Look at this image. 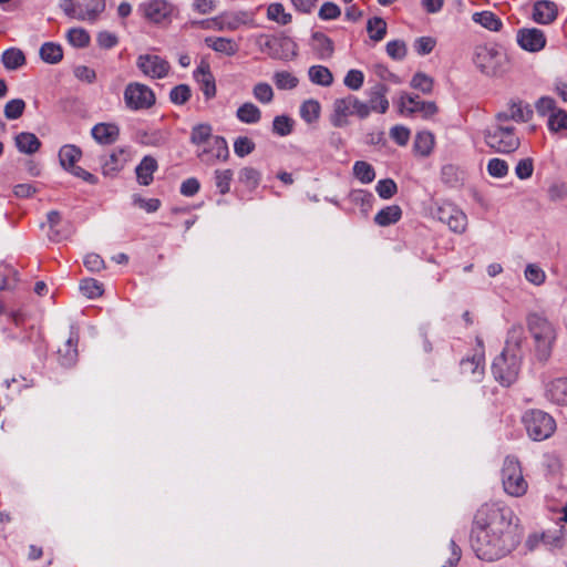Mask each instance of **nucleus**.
Wrapping results in <instances>:
<instances>
[{
  "label": "nucleus",
  "mask_w": 567,
  "mask_h": 567,
  "mask_svg": "<svg viewBox=\"0 0 567 567\" xmlns=\"http://www.w3.org/2000/svg\"><path fill=\"white\" fill-rule=\"evenodd\" d=\"M254 97L262 104H268L274 100V90L270 84L260 82L252 89Z\"/></svg>",
  "instance_id": "603ef678"
},
{
  "label": "nucleus",
  "mask_w": 567,
  "mask_h": 567,
  "mask_svg": "<svg viewBox=\"0 0 567 567\" xmlns=\"http://www.w3.org/2000/svg\"><path fill=\"white\" fill-rule=\"evenodd\" d=\"M486 144L498 153H512L520 144L513 126L497 122L485 133Z\"/></svg>",
  "instance_id": "423d86ee"
},
{
  "label": "nucleus",
  "mask_w": 567,
  "mask_h": 567,
  "mask_svg": "<svg viewBox=\"0 0 567 567\" xmlns=\"http://www.w3.org/2000/svg\"><path fill=\"white\" fill-rule=\"evenodd\" d=\"M460 371L472 381H480L484 374V358L481 353L464 358L460 362Z\"/></svg>",
  "instance_id": "4be33fe9"
},
{
  "label": "nucleus",
  "mask_w": 567,
  "mask_h": 567,
  "mask_svg": "<svg viewBox=\"0 0 567 567\" xmlns=\"http://www.w3.org/2000/svg\"><path fill=\"white\" fill-rule=\"evenodd\" d=\"M388 93L389 87L382 82H377L368 90V101L365 102L368 116L372 112L384 114L389 110Z\"/></svg>",
  "instance_id": "dca6fc26"
},
{
  "label": "nucleus",
  "mask_w": 567,
  "mask_h": 567,
  "mask_svg": "<svg viewBox=\"0 0 567 567\" xmlns=\"http://www.w3.org/2000/svg\"><path fill=\"white\" fill-rule=\"evenodd\" d=\"M525 278L529 282L539 286L545 281L546 275L544 270L540 269L538 266L529 264L525 269Z\"/></svg>",
  "instance_id": "0e129e2a"
},
{
  "label": "nucleus",
  "mask_w": 567,
  "mask_h": 567,
  "mask_svg": "<svg viewBox=\"0 0 567 567\" xmlns=\"http://www.w3.org/2000/svg\"><path fill=\"white\" fill-rule=\"evenodd\" d=\"M320 104L316 100H308L300 107V115L307 123L316 122L320 116Z\"/></svg>",
  "instance_id": "37998d69"
},
{
  "label": "nucleus",
  "mask_w": 567,
  "mask_h": 567,
  "mask_svg": "<svg viewBox=\"0 0 567 567\" xmlns=\"http://www.w3.org/2000/svg\"><path fill=\"white\" fill-rule=\"evenodd\" d=\"M267 18L281 25H286L291 22V14L285 11L281 3L275 2L268 6Z\"/></svg>",
  "instance_id": "79ce46f5"
},
{
  "label": "nucleus",
  "mask_w": 567,
  "mask_h": 567,
  "mask_svg": "<svg viewBox=\"0 0 567 567\" xmlns=\"http://www.w3.org/2000/svg\"><path fill=\"white\" fill-rule=\"evenodd\" d=\"M474 63L487 76H501L507 71V55L493 47H477Z\"/></svg>",
  "instance_id": "39448f33"
},
{
  "label": "nucleus",
  "mask_w": 567,
  "mask_h": 567,
  "mask_svg": "<svg viewBox=\"0 0 567 567\" xmlns=\"http://www.w3.org/2000/svg\"><path fill=\"white\" fill-rule=\"evenodd\" d=\"M519 45L529 52L540 51L546 44V38L543 31L533 29H523L517 34Z\"/></svg>",
  "instance_id": "aec40b11"
},
{
  "label": "nucleus",
  "mask_w": 567,
  "mask_h": 567,
  "mask_svg": "<svg viewBox=\"0 0 567 567\" xmlns=\"http://www.w3.org/2000/svg\"><path fill=\"white\" fill-rule=\"evenodd\" d=\"M434 146V136L430 132H420L414 140V150L422 156H427Z\"/></svg>",
  "instance_id": "ea45409f"
},
{
  "label": "nucleus",
  "mask_w": 567,
  "mask_h": 567,
  "mask_svg": "<svg viewBox=\"0 0 567 567\" xmlns=\"http://www.w3.org/2000/svg\"><path fill=\"white\" fill-rule=\"evenodd\" d=\"M386 22L380 17L371 18L367 23V31L369 37L374 42H379L384 39L386 34Z\"/></svg>",
  "instance_id": "58836bf2"
},
{
  "label": "nucleus",
  "mask_w": 567,
  "mask_h": 567,
  "mask_svg": "<svg viewBox=\"0 0 567 567\" xmlns=\"http://www.w3.org/2000/svg\"><path fill=\"white\" fill-rule=\"evenodd\" d=\"M256 44L271 59L289 61L297 56L298 45L289 37L261 34L257 38Z\"/></svg>",
  "instance_id": "0eeeda50"
},
{
  "label": "nucleus",
  "mask_w": 567,
  "mask_h": 567,
  "mask_svg": "<svg viewBox=\"0 0 567 567\" xmlns=\"http://www.w3.org/2000/svg\"><path fill=\"white\" fill-rule=\"evenodd\" d=\"M473 21L489 31H499L503 27L501 19L491 11L475 12L473 14Z\"/></svg>",
  "instance_id": "c9c22d12"
},
{
  "label": "nucleus",
  "mask_w": 567,
  "mask_h": 567,
  "mask_svg": "<svg viewBox=\"0 0 567 567\" xmlns=\"http://www.w3.org/2000/svg\"><path fill=\"white\" fill-rule=\"evenodd\" d=\"M546 398L558 405H567V378L549 381L545 388Z\"/></svg>",
  "instance_id": "393cba45"
},
{
  "label": "nucleus",
  "mask_w": 567,
  "mask_h": 567,
  "mask_svg": "<svg viewBox=\"0 0 567 567\" xmlns=\"http://www.w3.org/2000/svg\"><path fill=\"white\" fill-rule=\"evenodd\" d=\"M375 190L381 198L389 199L396 194L398 186L393 179L386 178L378 182Z\"/></svg>",
  "instance_id": "4d7b16f0"
},
{
  "label": "nucleus",
  "mask_w": 567,
  "mask_h": 567,
  "mask_svg": "<svg viewBox=\"0 0 567 567\" xmlns=\"http://www.w3.org/2000/svg\"><path fill=\"white\" fill-rule=\"evenodd\" d=\"M195 79L200 83V89L207 100L213 99L216 95L215 78L210 72V66L207 62L202 61L197 66Z\"/></svg>",
  "instance_id": "5701e85b"
},
{
  "label": "nucleus",
  "mask_w": 567,
  "mask_h": 567,
  "mask_svg": "<svg viewBox=\"0 0 567 567\" xmlns=\"http://www.w3.org/2000/svg\"><path fill=\"white\" fill-rule=\"evenodd\" d=\"M437 219L454 233H463L467 225L466 215L456 206L445 203L437 209Z\"/></svg>",
  "instance_id": "2eb2a0df"
},
{
  "label": "nucleus",
  "mask_w": 567,
  "mask_h": 567,
  "mask_svg": "<svg viewBox=\"0 0 567 567\" xmlns=\"http://www.w3.org/2000/svg\"><path fill=\"white\" fill-rule=\"evenodd\" d=\"M16 146L21 153L33 154L39 151L41 142L33 133L23 132L16 136Z\"/></svg>",
  "instance_id": "473e14b6"
},
{
  "label": "nucleus",
  "mask_w": 567,
  "mask_h": 567,
  "mask_svg": "<svg viewBox=\"0 0 567 567\" xmlns=\"http://www.w3.org/2000/svg\"><path fill=\"white\" fill-rule=\"evenodd\" d=\"M81 155V150L75 145H64L59 152V159L64 169L71 172L74 176L82 178L90 184H95L97 178L93 174L75 165Z\"/></svg>",
  "instance_id": "f8f14e48"
},
{
  "label": "nucleus",
  "mask_w": 567,
  "mask_h": 567,
  "mask_svg": "<svg viewBox=\"0 0 567 567\" xmlns=\"http://www.w3.org/2000/svg\"><path fill=\"white\" fill-rule=\"evenodd\" d=\"M25 109V102L22 99H13L4 105V116L8 120L19 118Z\"/></svg>",
  "instance_id": "864d4df0"
},
{
  "label": "nucleus",
  "mask_w": 567,
  "mask_h": 567,
  "mask_svg": "<svg viewBox=\"0 0 567 567\" xmlns=\"http://www.w3.org/2000/svg\"><path fill=\"white\" fill-rule=\"evenodd\" d=\"M433 85V79L423 72H416L411 80V86L413 89L420 90L425 94L432 92Z\"/></svg>",
  "instance_id": "8fccbe9b"
},
{
  "label": "nucleus",
  "mask_w": 567,
  "mask_h": 567,
  "mask_svg": "<svg viewBox=\"0 0 567 567\" xmlns=\"http://www.w3.org/2000/svg\"><path fill=\"white\" fill-rule=\"evenodd\" d=\"M523 423L528 436L534 441H544L550 437L556 430L554 417L542 410L527 411L523 415Z\"/></svg>",
  "instance_id": "6e6552de"
},
{
  "label": "nucleus",
  "mask_w": 567,
  "mask_h": 567,
  "mask_svg": "<svg viewBox=\"0 0 567 567\" xmlns=\"http://www.w3.org/2000/svg\"><path fill=\"white\" fill-rule=\"evenodd\" d=\"M557 17V6L548 0H540L534 4L533 18L537 23L547 24Z\"/></svg>",
  "instance_id": "bb28decb"
},
{
  "label": "nucleus",
  "mask_w": 567,
  "mask_h": 567,
  "mask_svg": "<svg viewBox=\"0 0 567 567\" xmlns=\"http://www.w3.org/2000/svg\"><path fill=\"white\" fill-rule=\"evenodd\" d=\"M118 135L120 128L115 124L99 123L92 128V136L100 144H113L118 138Z\"/></svg>",
  "instance_id": "a878e982"
},
{
  "label": "nucleus",
  "mask_w": 567,
  "mask_h": 567,
  "mask_svg": "<svg viewBox=\"0 0 567 567\" xmlns=\"http://www.w3.org/2000/svg\"><path fill=\"white\" fill-rule=\"evenodd\" d=\"M386 53L393 60H403L406 56V44L402 40H393L386 44Z\"/></svg>",
  "instance_id": "5fc2aeb1"
},
{
  "label": "nucleus",
  "mask_w": 567,
  "mask_h": 567,
  "mask_svg": "<svg viewBox=\"0 0 567 567\" xmlns=\"http://www.w3.org/2000/svg\"><path fill=\"white\" fill-rule=\"evenodd\" d=\"M199 157L203 162L214 164L217 161H227L229 157V148L227 142L221 136H213L204 146Z\"/></svg>",
  "instance_id": "f3484780"
},
{
  "label": "nucleus",
  "mask_w": 567,
  "mask_h": 567,
  "mask_svg": "<svg viewBox=\"0 0 567 567\" xmlns=\"http://www.w3.org/2000/svg\"><path fill=\"white\" fill-rule=\"evenodd\" d=\"M205 44L215 52L225 54L227 56L235 55L239 50L238 43L230 38L208 37L205 39Z\"/></svg>",
  "instance_id": "c85d7f7f"
},
{
  "label": "nucleus",
  "mask_w": 567,
  "mask_h": 567,
  "mask_svg": "<svg viewBox=\"0 0 567 567\" xmlns=\"http://www.w3.org/2000/svg\"><path fill=\"white\" fill-rule=\"evenodd\" d=\"M70 44L76 48H85L90 43V34L82 28H72L66 34Z\"/></svg>",
  "instance_id": "09e8293b"
},
{
  "label": "nucleus",
  "mask_w": 567,
  "mask_h": 567,
  "mask_svg": "<svg viewBox=\"0 0 567 567\" xmlns=\"http://www.w3.org/2000/svg\"><path fill=\"white\" fill-rule=\"evenodd\" d=\"M136 65L144 75L151 79H164L171 70L169 63L155 54H141L136 60Z\"/></svg>",
  "instance_id": "4468645a"
},
{
  "label": "nucleus",
  "mask_w": 567,
  "mask_h": 567,
  "mask_svg": "<svg viewBox=\"0 0 567 567\" xmlns=\"http://www.w3.org/2000/svg\"><path fill=\"white\" fill-rule=\"evenodd\" d=\"M310 47L319 60H328L333 55V41L322 32H313Z\"/></svg>",
  "instance_id": "b1692460"
},
{
  "label": "nucleus",
  "mask_w": 567,
  "mask_h": 567,
  "mask_svg": "<svg viewBox=\"0 0 567 567\" xmlns=\"http://www.w3.org/2000/svg\"><path fill=\"white\" fill-rule=\"evenodd\" d=\"M130 157L131 152L128 148L120 147L114 150L101 161L102 173L105 176L116 174L130 161Z\"/></svg>",
  "instance_id": "6ab92c4d"
},
{
  "label": "nucleus",
  "mask_w": 567,
  "mask_h": 567,
  "mask_svg": "<svg viewBox=\"0 0 567 567\" xmlns=\"http://www.w3.org/2000/svg\"><path fill=\"white\" fill-rule=\"evenodd\" d=\"M237 118L245 124H256L261 118V111L251 102H245L236 112Z\"/></svg>",
  "instance_id": "72a5a7b5"
},
{
  "label": "nucleus",
  "mask_w": 567,
  "mask_h": 567,
  "mask_svg": "<svg viewBox=\"0 0 567 567\" xmlns=\"http://www.w3.org/2000/svg\"><path fill=\"white\" fill-rule=\"evenodd\" d=\"M353 173L354 176L364 184L371 183L375 177L373 167L363 161L355 162Z\"/></svg>",
  "instance_id": "de8ad7c7"
},
{
  "label": "nucleus",
  "mask_w": 567,
  "mask_h": 567,
  "mask_svg": "<svg viewBox=\"0 0 567 567\" xmlns=\"http://www.w3.org/2000/svg\"><path fill=\"white\" fill-rule=\"evenodd\" d=\"M528 331L533 338L536 357L546 361L557 339L555 324L542 313H529L526 319Z\"/></svg>",
  "instance_id": "f03ea898"
},
{
  "label": "nucleus",
  "mask_w": 567,
  "mask_h": 567,
  "mask_svg": "<svg viewBox=\"0 0 567 567\" xmlns=\"http://www.w3.org/2000/svg\"><path fill=\"white\" fill-rule=\"evenodd\" d=\"M504 492L513 497H522L527 493L528 483L524 477L520 462L514 456H506L501 471Z\"/></svg>",
  "instance_id": "20e7f679"
},
{
  "label": "nucleus",
  "mask_w": 567,
  "mask_h": 567,
  "mask_svg": "<svg viewBox=\"0 0 567 567\" xmlns=\"http://www.w3.org/2000/svg\"><path fill=\"white\" fill-rule=\"evenodd\" d=\"M2 63L8 70H17L25 64V55L20 49L11 48L3 52Z\"/></svg>",
  "instance_id": "e433bc0d"
},
{
  "label": "nucleus",
  "mask_w": 567,
  "mask_h": 567,
  "mask_svg": "<svg viewBox=\"0 0 567 567\" xmlns=\"http://www.w3.org/2000/svg\"><path fill=\"white\" fill-rule=\"evenodd\" d=\"M78 341H79L78 333L71 332L69 338L63 343V346L59 347L58 354H59L61 364L71 365L76 361Z\"/></svg>",
  "instance_id": "cd10ccee"
},
{
  "label": "nucleus",
  "mask_w": 567,
  "mask_h": 567,
  "mask_svg": "<svg viewBox=\"0 0 567 567\" xmlns=\"http://www.w3.org/2000/svg\"><path fill=\"white\" fill-rule=\"evenodd\" d=\"M519 368V355H509L508 352H502L493 361L492 373L497 382L504 386H509L517 380Z\"/></svg>",
  "instance_id": "9d476101"
},
{
  "label": "nucleus",
  "mask_w": 567,
  "mask_h": 567,
  "mask_svg": "<svg viewBox=\"0 0 567 567\" xmlns=\"http://www.w3.org/2000/svg\"><path fill=\"white\" fill-rule=\"evenodd\" d=\"M340 14V8L333 2H324L319 10V17L322 20H334L339 18Z\"/></svg>",
  "instance_id": "774afa93"
},
{
  "label": "nucleus",
  "mask_w": 567,
  "mask_h": 567,
  "mask_svg": "<svg viewBox=\"0 0 567 567\" xmlns=\"http://www.w3.org/2000/svg\"><path fill=\"white\" fill-rule=\"evenodd\" d=\"M215 185L221 195L227 194L230 190V183L233 181L234 173L231 169H216L214 173Z\"/></svg>",
  "instance_id": "c03bdc74"
},
{
  "label": "nucleus",
  "mask_w": 567,
  "mask_h": 567,
  "mask_svg": "<svg viewBox=\"0 0 567 567\" xmlns=\"http://www.w3.org/2000/svg\"><path fill=\"white\" fill-rule=\"evenodd\" d=\"M309 79L312 83L321 86H330L333 82L331 71L323 65H312L308 71Z\"/></svg>",
  "instance_id": "f704fd0d"
},
{
  "label": "nucleus",
  "mask_w": 567,
  "mask_h": 567,
  "mask_svg": "<svg viewBox=\"0 0 567 567\" xmlns=\"http://www.w3.org/2000/svg\"><path fill=\"white\" fill-rule=\"evenodd\" d=\"M343 82L348 89H350L352 91H358L363 85L364 75H363L362 71L353 69V70L348 71V73L344 76Z\"/></svg>",
  "instance_id": "e2e57ef3"
},
{
  "label": "nucleus",
  "mask_w": 567,
  "mask_h": 567,
  "mask_svg": "<svg viewBox=\"0 0 567 567\" xmlns=\"http://www.w3.org/2000/svg\"><path fill=\"white\" fill-rule=\"evenodd\" d=\"M174 6L166 0H152L143 4L144 17L153 23H162L171 18Z\"/></svg>",
  "instance_id": "a211bd4d"
},
{
  "label": "nucleus",
  "mask_w": 567,
  "mask_h": 567,
  "mask_svg": "<svg viewBox=\"0 0 567 567\" xmlns=\"http://www.w3.org/2000/svg\"><path fill=\"white\" fill-rule=\"evenodd\" d=\"M272 131L279 136H287L292 131V121L285 115H279L274 118Z\"/></svg>",
  "instance_id": "bf43d9fd"
},
{
  "label": "nucleus",
  "mask_w": 567,
  "mask_h": 567,
  "mask_svg": "<svg viewBox=\"0 0 567 567\" xmlns=\"http://www.w3.org/2000/svg\"><path fill=\"white\" fill-rule=\"evenodd\" d=\"M533 116V111L528 105L522 102H513L506 111L496 115V121L506 124L509 120L515 122H528Z\"/></svg>",
  "instance_id": "412c9836"
},
{
  "label": "nucleus",
  "mask_w": 567,
  "mask_h": 567,
  "mask_svg": "<svg viewBox=\"0 0 567 567\" xmlns=\"http://www.w3.org/2000/svg\"><path fill=\"white\" fill-rule=\"evenodd\" d=\"M255 150V143L247 136H239L234 142V152L239 157H245Z\"/></svg>",
  "instance_id": "680f3d73"
},
{
  "label": "nucleus",
  "mask_w": 567,
  "mask_h": 567,
  "mask_svg": "<svg viewBox=\"0 0 567 567\" xmlns=\"http://www.w3.org/2000/svg\"><path fill=\"white\" fill-rule=\"evenodd\" d=\"M156 169V159L152 156H145L135 169L138 183L148 186L153 182V174Z\"/></svg>",
  "instance_id": "c756f323"
},
{
  "label": "nucleus",
  "mask_w": 567,
  "mask_h": 567,
  "mask_svg": "<svg viewBox=\"0 0 567 567\" xmlns=\"http://www.w3.org/2000/svg\"><path fill=\"white\" fill-rule=\"evenodd\" d=\"M357 116L360 120L368 117L365 102L353 94L336 99L332 104L330 123L334 127H344L349 124V117Z\"/></svg>",
  "instance_id": "7ed1b4c3"
},
{
  "label": "nucleus",
  "mask_w": 567,
  "mask_h": 567,
  "mask_svg": "<svg viewBox=\"0 0 567 567\" xmlns=\"http://www.w3.org/2000/svg\"><path fill=\"white\" fill-rule=\"evenodd\" d=\"M274 82L279 90H292L299 81L292 73L280 71L274 74Z\"/></svg>",
  "instance_id": "49530a36"
},
{
  "label": "nucleus",
  "mask_w": 567,
  "mask_h": 567,
  "mask_svg": "<svg viewBox=\"0 0 567 567\" xmlns=\"http://www.w3.org/2000/svg\"><path fill=\"white\" fill-rule=\"evenodd\" d=\"M402 209L398 205H390L382 208L375 216L374 223L381 227H386L398 223L401 219Z\"/></svg>",
  "instance_id": "2f4dec72"
},
{
  "label": "nucleus",
  "mask_w": 567,
  "mask_h": 567,
  "mask_svg": "<svg viewBox=\"0 0 567 567\" xmlns=\"http://www.w3.org/2000/svg\"><path fill=\"white\" fill-rule=\"evenodd\" d=\"M435 44H436V41L434 38L421 37L414 41L413 47L417 54L425 55L433 51Z\"/></svg>",
  "instance_id": "69168bd1"
},
{
  "label": "nucleus",
  "mask_w": 567,
  "mask_h": 567,
  "mask_svg": "<svg viewBox=\"0 0 567 567\" xmlns=\"http://www.w3.org/2000/svg\"><path fill=\"white\" fill-rule=\"evenodd\" d=\"M124 102L126 107L132 111L148 110L155 104L156 97L147 85L132 82L125 86Z\"/></svg>",
  "instance_id": "9b49d317"
},
{
  "label": "nucleus",
  "mask_w": 567,
  "mask_h": 567,
  "mask_svg": "<svg viewBox=\"0 0 567 567\" xmlns=\"http://www.w3.org/2000/svg\"><path fill=\"white\" fill-rule=\"evenodd\" d=\"M525 341L524 329L522 326H513L507 334L506 346L502 352H508L509 355L520 357L522 344Z\"/></svg>",
  "instance_id": "7c9ffc66"
},
{
  "label": "nucleus",
  "mask_w": 567,
  "mask_h": 567,
  "mask_svg": "<svg viewBox=\"0 0 567 567\" xmlns=\"http://www.w3.org/2000/svg\"><path fill=\"white\" fill-rule=\"evenodd\" d=\"M40 56L44 62L55 64L62 60L63 51L59 44L47 42L40 48Z\"/></svg>",
  "instance_id": "4c0bfd02"
},
{
  "label": "nucleus",
  "mask_w": 567,
  "mask_h": 567,
  "mask_svg": "<svg viewBox=\"0 0 567 567\" xmlns=\"http://www.w3.org/2000/svg\"><path fill=\"white\" fill-rule=\"evenodd\" d=\"M548 127L553 132L567 128V113L558 109L556 112L548 116Z\"/></svg>",
  "instance_id": "6e6d98bb"
},
{
  "label": "nucleus",
  "mask_w": 567,
  "mask_h": 567,
  "mask_svg": "<svg viewBox=\"0 0 567 567\" xmlns=\"http://www.w3.org/2000/svg\"><path fill=\"white\" fill-rule=\"evenodd\" d=\"M399 112L402 115L420 113L423 118H431L439 112L434 102L420 101L419 96L402 94L399 103Z\"/></svg>",
  "instance_id": "ddd939ff"
},
{
  "label": "nucleus",
  "mask_w": 567,
  "mask_h": 567,
  "mask_svg": "<svg viewBox=\"0 0 567 567\" xmlns=\"http://www.w3.org/2000/svg\"><path fill=\"white\" fill-rule=\"evenodd\" d=\"M213 136L212 127L209 125L199 124L192 130L190 142L196 145L205 146Z\"/></svg>",
  "instance_id": "a18cd8bd"
},
{
  "label": "nucleus",
  "mask_w": 567,
  "mask_h": 567,
  "mask_svg": "<svg viewBox=\"0 0 567 567\" xmlns=\"http://www.w3.org/2000/svg\"><path fill=\"white\" fill-rule=\"evenodd\" d=\"M80 290L90 299L100 297L103 293L102 285L93 278L83 279L80 284Z\"/></svg>",
  "instance_id": "3c124183"
},
{
  "label": "nucleus",
  "mask_w": 567,
  "mask_h": 567,
  "mask_svg": "<svg viewBox=\"0 0 567 567\" xmlns=\"http://www.w3.org/2000/svg\"><path fill=\"white\" fill-rule=\"evenodd\" d=\"M190 97V89L187 84H179L172 89L169 99L177 105L185 104Z\"/></svg>",
  "instance_id": "13d9d810"
},
{
  "label": "nucleus",
  "mask_w": 567,
  "mask_h": 567,
  "mask_svg": "<svg viewBox=\"0 0 567 567\" xmlns=\"http://www.w3.org/2000/svg\"><path fill=\"white\" fill-rule=\"evenodd\" d=\"M50 231L48 236L52 241H60L62 239L61 233L55 228L61 221V215L58 210H51L47 215Z\"/></svg>",
  "instance_id": "052dcab7"
},
{
  "label": "nucleus",
  "mask_w": 567,
  "mask_h": 567,
  "mask_svg": "<svg viewBox=\"0 0 567 567\" xmlns=\"http://www.w3.org/2000/svg\"><path fill=\"white\" fill-rule=\"evenodd\" d=\"M520 530L508 507L485 503L475 513L471 545L480 559L493 561L509 554L520 542Z\"/></svg>",
  "instance_id": "f257e3e1"
},
{
  "label": "nucleus",
  "mask_w": 567,
  "mask_h": 567,
  "mask_svg": "<svg viewBox=\"0 0 567 567\" xmlns=\"http://www.w3.org/2000/svg\"><path fill=\"white\" fill-rule=\"evenodd\" d=\"M487 171L494 177H504L508 172V165L505 161L499 158H492L488 162Z\"/></svg>",
  "instance_id": "338daca9"
},
{
  "label": "nucleus",
  "mask_w": 567,
  "mask_h": 567,
  "mask_svg": "<svg viewBox=\"0 0 567 567\" xmlns=\"http://www.w3.org/2000/svg\"><path fill=\"white\" fill-rule=\"evenodd\" d=\"M261 174L254 167H244L239 171L238 179L249 189H255L260 183Z\"/></svg>",
  "instance_id": "a19ab883"
},
{
  "label": "nucleus",
  "mask_w": 567,
  "mask_h": 567,
  "mask_svg": "<svg viewBox=\"0 0 567 567\" xmlns=\"http://www.w3.org/2000/svg\"><path fill=\"white\" fill-rule=\"evenodd\" d=\"M60 8L72 19L94 22L105 10V0H62Z\"/></svg>",
  "instance_id": "1a4fd4ad"
}]
</instances>
